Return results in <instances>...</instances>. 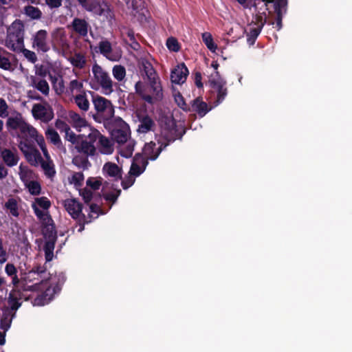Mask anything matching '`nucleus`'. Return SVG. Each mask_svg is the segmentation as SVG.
<instances>
[{
	"mask_svg": "<svg viewBox=\"0 0 352 352\" xmlns=\"http://www.w3.org/2000/svg\"><path fill=\"white\" fill-rule=\"evenodd\" d=\"M25 24L20 19H15L7 28L5 46L16 53H21L23 49L25 37Z\"/></svg>",
	"mask_w": 352,
	"mask_h": 352,
	"instance_id": "f257e3e1",
	"label": "nucleus"
},
{
	"mask_svg": "<svg viewBox=\"0 0 352 352\" xmlns=\"http://www.w3.org/2000/svg\"><path fill=\"white\" fill-rule=\"evenodd\" d=\"M93 78L89 85L91 89L98 90L101 88L105 94H110L113 91V81L109 74L97 63L92 66Z\"/></svg>",
	"mask_w": 352,
	"mask_h": 352,
	"instance_id": "f03ea898",
	"label": "nucleus"
},
{
	"mask_svg": "<svg viewBox=\"0 0 352 352\" xmlns=\"http://www.w3.org/2000/svg\"><path fill=\"white\" fill-rule=\"evenodd\" d=\"M92 97V102L96 111L99 122L109 121L114 116V107L111 100L93 91H89Z\"/></svg>",
	"mask_w": 352,
	"mask_h": 352,
	"instance_id": "7ed1b4c3",
	"label": "nucleus"
},
{
	"mask_svg": "<svg viewBox=\"0 0 352 352\" xmlns=\"http://www.w3.org/2000/svg\"><path fill=\"white\" fill-rule=\"evenodd\" d=\"M33 211L41 222V232L45 240H57L54 221L49 212H44L33 206Z\"/></svg>",
	"mask_w": 352,
	"mask_h": 352,
	"instance_id": "20e7f679",
	"label": "nucleus"
},
{
	"mask_svg": "<svg viewBox=\"0 0 352 352\" xmlns=\"http://www.w3.org/2000/svg\"><path fill=\"white\" fill-rule=\"evenodd\" d=\"M260 3H254V6L256 11L253 21L249 25V30L246 32L247 42L250 45L255 43V41L260 34L263 26L267 24V14L265 11H262V8H258V5Z\"/></svg>",
	"mask_w": 352,
	"mask_h": 352,
	"instance_id": "39448f33",
	"label": "nucleus"
},
{
	"mask_svg": "<svg viewBox=\"0 0 352 352\" xmlns=\"http://www.w3.org/2000/svg\"><path fill=\"white\" fill-rule=\"evenodd\" d=\"M258 2L263 3L264 9L263 11L266 12L268 10L269 3H274V14H276L275 21L268 19L267 17V23L268 25H275V28L278 31L283 28V14L286 13L287 9V0H260Z\"/></svg>",
	"mask_w": 352,
	"mask_h": 352,
	"instance_id": "423d86ee",
	"label": "nucleus"
},
{
	"mask_svg": "<svg viewBox=\"0 0 352 352\" xmlns=\"http://www.w3.org/2000/svg\"><path fill=\"white\" fill-rule=\"evenodd\" d=\"M32 113L36 120H39L45 123L51 121L54 116L52 107L46 101L34 104L32 109Z\"/></svg>",
	"mask_w": 352,
	"mask_h": 352,
	"instance_id": "0eeeda50",
	"label": "nucleus"
},
{
	"mask_svg": "<svg viewBox=\"0 0 352 352\" xmlns=\"http://www.w3.org/2000/svg\"><path fill=\"white\" fill-rule=\"evenodd\" d=\"M48 33L45 30L37 31L32 37V46L38 52L46 53L50 50L47 41Z\"/></svg>",
	"mask_w": 352,
	"mask_h": 352,
	"instance_id": "6e6552de",
	"label": "nucleus"
},
{
	"mask_svg": "<svg viewBox=\"0 0 352 352\" xmlns=\"http://www.w3.org/2000/svg\"><path fill=\"white\" fill-rule=\"evenodd\" d=\"M182 135H179L176 126H166L162 129L161 135L157 140L158 144H166L168 146L170 143L175 142L177 138H182Z\"/></svg>",
	"mask_w": 352,
	"mask_h": 352,
	"instance_id": "1a4fd4ad",
	"label": "nucleus"
},
{
	"mask_svg": "<svg viewBox=\"0 0 352 352\" xmlns=\"http://www.w3.org/2000/svg\"><path fill=\"white\" fill-rule=\"evenodd\" d=\"M215 76L217 78L210 80V85L212 88L217 90V104L221 103L228 94V89L226 87V82L220 77L219 72H215Z\"/></svg>",
	"mask_w": 352,
	"mask_h": 352,
	"instance_id": "9d476101",
	"label": "nucleus"
},
{
	"mask_svg": "<svg viewBox=\"0 0 352 352\" xmlns=\"http://www.w3.org/2000/svg\"><path fill=\"white\" fill-rule=\"evenodd\" d=\"M120 127L115 128L111 131V138L119 144L126 142L130 134L129 126L121 118H119Z\"/></svg>",
	"mask_w": 352,
	"mask_h": 352,
	"instance_id": "9b49d317",
	"label": "nucleus"
},
{
	"mask_svg": "<svg viewBox=\"0 0 352 352\" xmlns=\"http://www.w3.org/2000/svg\"><path fill=\"white\" fill-rule=\"evenodd\" d=\"M98 48V50H96V52H100L109 60L117 61L121 57V54L120 53L113 52L111 43L107 40H102L100 41Z\"/></svg>",
	"mask_w": 352,
	"mask_h": 352,
	"instance_id": "f8f14e48",
	"label": "nucleus"
},
{
	"mask_svg": "<svg viewBox=\"0 0 352 352\" xmlns=\"http://www.w3.org/2000/svg\"><path fill=\"white\" fill-rule=\"evenodd\" d=\"M63 206L74 219L78 220L82 210V204L78 200L67 199L63 201Z\"/></svg>",
	"mask_w": 352,
	"mask_h": 352,
	"instance_id": "ddd939ff",
	"label": "nucleus"
},
{
	"mask_svg": "<svg viewBox=\"0 0 352 352\" xmlns=\"http://www.w3.org/2000/svg\"><path fill=\"white\" fill-rule=\"evenodd\" d=\"M189 109V112L197 113L199 118L204 117L211 110V107L203 100L201 97H197L191 100Z\"/></svg>",
	"mask_w": 352,
	"mask_h": 352,
	"instance_id": "4468645a",
	"label": "nucleus"
},
{
	"mask_svg": "<svg viewBox=\"0 0 352 352\" xmlns=\"http://www.w3.org/2000/svg\"><path fill=\"white\" fill-rule=\"evenodd\" d=\"M0 154L3 162L9 167L16 166L19 161V153L16 148H0Z\"/></svg>",
	"mask_w": 352,
	"mask_h": 352,
	"instance_id": "2eb2a0df",
	"label": "nucleus"
},
{
	"mask_svg": "<svg viewBox=\"0 0 352 352\" xmlns=\"http://www.w3.org/2000/svg\"><path fill=\"white\" fill-rule=\"evenodd\" d=\"M188 73L187 67L182 63L171 71L170 80L174 84H182L186 81Z\"/></svg>",
	"mask_w": 352,
	"mask_h": 352,
	"instance_id": "dca6fc26",
	"label": "nucleus"
},
{
	"mask_svg": "<svg viewBox=\"0 0 352 352\" xmlns=\"http://www.w3.org/2000/svg\"><path fill=\"white\" fill-rule=\"evenodd\" d=\"M159 147L156 148V144L154 142H150L145 144L144 147V154L150 160H155L161 152L166 148V144H159Z\"/></svg>",
	"mask_w": 352,
	"mask_h": 352,
	"instance_id": "f3484780",
	"label": "nucleus"
},
{
	"mask_svg": "<svg viewBox=\"0 0 352 352\" xmlns=\"http://www.w3.org/2000/svg\"><path fill=\"white\" fill-rule=\"evenodd\" d=\"M102 171L105 176L113 177L115 181L122 179V170L115 163H105L103 166Z\"/></svg>",
	"mask_w": 352,
	"mask_h": 352,
	"instance_id": "a211bd4d",
	"label": "nucleus"
},
{
	"mask_svg": "<svg viewBox=\"0 0 352 352\" xmlns=\"http://www.w3.org/2000/svg\"><path fill=\"white\" fill-rule=\"evenodd\" d=\"M16 60L15 55L0 47V68L7 71L14 70L12 61Z\"/></svg>",
	"mask_w": 352,
	"mask_h": 352,
	"instance_id": "6ab92c4d",
	"label": "nucleus"
},
{
	"mask_svg": "<svg viewBox=\"0 0 352 352\" xmlns=\"http://www.w3.org/2000/svg\"><path fill=\"white\" fill-rule=\"evenodd\" d=\"M30 85L41 92L43 96H48L50 94V86L46 80L39 78L37 76H31Z\"/></svg>",
	"mask_w": 352,
	"mask_h": 352,
	"instance_id": "aec40b11",
	"label": "nucleus"
},
{
	"mask_svg": "<svg viewBox=\"0 0 352 352\" xmlns=\"http://www.w3.org/2000/svg\"><path fill=\"white\" fill-rule=\"evenodd\" d=\"M75 149L78 153H82L87 157L94 156L96 153V148L95 145L91 144L90 142H87V140H84L82 136L76 146Z\"/></svg>",
	"mask_w": 352,
	"mask_h": 352,
	"instance_id": "412c9836",
	"label": "nucleus"
},
{
	"mask_svg": "<svg viewBox=\"0 0 352 352\" xmlns=\"http://www.w3.org/2000/svg\"><path fill=\"white\" fill-rule=\"evenodd\" d=\"M84 8L88 12H91L96 15H104L107 17L110 12V10L107 5L102 6L96 0H91L84 7Z\"/></svg>",
	"mask_w": 352,
	"mask_h": 352,
	"instance_id": "4be33fe9",
	"label": "nucleus"
},
{
	"mask_svg": "<svg viewBox=\"0 0 352 352\" xmlns=\"http://www.w3.org/2000/svg\"><path fill=\"white\" fill-rule=\"evenodd\" d=\"M140 124L138 131L142 133H146L151 131H154L155 123L154 120L148 115L139 116Z\"/></svg>",
	"mask_w": 352,
	"mask_h": 352,
	"instance_id": "5701e85b",
	"label": "nucleus"
},
{
	"mask_svg": "<svg viewBox=\"0 0 352 352\" xmlns=\"http://www.w3.org/2000/svg\"><path fill=\"white\" fill-rule=\"evenodd\" d=\"M72 27L80 36L85 37L87 35L89 25L85 19L75 18L72 23Z\"/></svg>",
	"mask_w": 352,
	"mask_h": 352,
	"instance_id": "b1692460",
	"label": "nucleus"
},
{
	"mask_svg": "<svg viewBox=\"0 0 352 352\" xmlns=\"http://www.w3.org/2000/svg\"><path fill=\"white\" fill-rule=\"evenodd\" d=\"M157 80V77L148 80L150 86L148 91L152 94L151 96L153 97V103L154 102V100H160L163 97L162 87Z\"/></svg>",
	"mask_w": 352,
	"mask_h": 352,
	"instance_id": "393cba45",
	"label": "nucleus"
},
{
	"mask_svg": "<svg viewBox=\"0 0 352 352\" xmlns=\"http://www.w3.org/2000/svg\"><path fill=\"white\" fill-rule=\"evenodd\" d=\"M74 101L78 109L82 112H87L89 109L90 103L85 91L74 96Z\"/></svg>",
	"mask_w": 352,
	"mask_h": 352,
	"instance_id": "a878e982",
	"label": "nucleus"
},
{
	"mask_svg": "<svg viewBox=\"0 0 352 352\" xmlns=\"http://www.w3.org/2000/svg\"><path fill=\"white\" fill-rule=\"evenodd\" d=\"M51 287H48L45 292L38 294L33 301V305L34 306H43L45 304L48 303L52 297V294L51 293Z\"/></svg>",
	"mask_w": 352,
	"mask_h": 352,
	"instance_id": "bb28decb",
	"label": "nucleus"
},
{
	"mask_svg": "<svg viewBox=\"0 0 352 352\" xmlns=\"http://www.w3.org/2000/svg\"><path fill=\"white\" fill-rule=\"evenodd\" d=\"M20 299L19 293L16 296L15 292H11L8 298V303L10 307H6L5 309L10 311L11 313H16V310L21 306V302H19Z\"/></svg>",
	"mask_w": 352,
	"mask_h": 352,
	"instance_id": "cd10ccee",
	"label": "nucleus"
},
{
	"mask_svg": "<svg viewBox=\"0 0 352 352\" xmlns=\"http://www.w3.org/2000/svg\"><path fill=\"white\" fill-rule=\"evenodd\" d=\"M15 316L16 313H11L10 311L4 309L0 322V328L4 331H7L10 329L12 319Z\"/></svg>",
	"mask_w": 352,
	"mask_h": 352,
	"instance_id": "c85d7f7f",
	"label": "nucleus"
},
{
	"mask_svg": "<svg viewBox=\"0 0 352 352\" xmlns=\"http://www.w3.org/2000/svg\"><path fill=\"white\" fill-rule=\"evenodd\" d=\"M98 146L100 152L102 154H111L113 151V146L109 140L102 134L98 142Z\"/></svg>",
	"mask_w": 352,
	"mask_h": 352,
	"instance_id": "c756f323",
	"label": "nucleus"
},
{
	"mask_svg": "<svg viewBox=\"0 0 352 352\" xmlns=\"http://www.w3.org/2000/svg\"><path fill=\"white\" fill-rule=\"evenodd\" d=\"M140 64L141 69L144 72L148 80L157 78V73L148 60L142 59Z\"/></svg>",
	"mask_w": 352,
	"mask_h": 352,
	"instance_id": "7c9ffc66",
	"label": "nucleus"
},
{
	"mask_svg": "<svg viewBox=\"0 0 352 352\" xmlns=\"http://www.w3.org/2000/svg\"><path fill=\"white\" fill-rule=\"evenodd\" d=\"M46 161L43 160L40 163V165L42 169L44 171L45 175L48 178H53L56 175V170L54 168V164L53 161L51 160L50 157L49 158H45Z\"/></svg>",
	"mask_w": 352,
	"mask_h": 352,
	"instance_id": "2f4dec72",
	"label": "nucleus"
},
{
	"mask_svg": "<svg viewBox=\"0 0 352 352\" xmlns=\"http://www.w3.org/2000/svg\"><path fill=\"white\" fill-rule=\"evenodd\" d=\"M135 93L139 95L144 101L149 104H153V97L148 94L146 87L140 80L138 81L135 85Z\"/></svg>",
	"mask_w": 352,
	"mask_h": 352,
	"instance_id": "473e14b6",
	"label": "nucleus"
},
{
	"mask_svg": "<svg viewBox=\"0 0 352 352\" xmlns=\"http://www.w3.org/2000/svg\"><path fill=\"white\" fill-rule=\"evenodd\" d=\"M28 162L33 166H38L43 158L41 156V153L37 148L32 149L28 154L25 156Z\"/></svg>",
	"mask_w": 352,
	"mask_h": 352,
	"instance_id": "72a5a7b5",
	"label": "nucleus"
},
{
	"mask_svg": "<svg viewBox=\"0 0 352 352\" xmlns=\"http://www.w3.org/2000/svg\"><path fill=\"white\" fill-rule=\"evenodd\" d=\"M24 14L32 20H39L42 17V12L38 8L28 5L23 8Z\"/></svg>",
	"mask_w": 352,
	"mask_h": 352,
	"instance_id": "f704fd0d",
	"label": "nucleus"
},
{
	"mask_svg": "<svg viewBox=\"0 0 352 352\" xmlns=\"http://www.w3.org/2000/svg\"><path fill=\"white\" fill-rule=\"evenodd\" d=\"M56 240H45L43 250L46 262H50L54 257V250Z\"/></svg>",
	"mask_w": 352,
	"mask_h": 352,
	"instance_id": "c9c22d12",
	"label": "nucleus"
},
{
	"mask_svg": "<svg viewBox=\"0 0 352 352\" xmlns=\"http://www.w3.org/2000/svg\"><path fill=\"white\" fill-rule=\"evenodd\" d=\"M45 136L46 138L54 145L58 147H60V146L62 145L61 139L55 129L52 128L47 129L45 131Z\"/></svg>",
	"mask_w": 352,
	"mask_h": 352,
	"instance_id": "e433bc0d",
	"label": "nucleus"
},
{
	"mask_svg": "<svg viewBox=\"0 0 352 352\" xmlns=\"http://www.w3.org/2000/svg\"><path fill=\"white\" fill-rule=\"evenodd\" d=\"M69 60L74 67L79 69L84 68L86 65L85 57L81 53H76L74 56L70 58Z\"/></svg>",
	"mask_w": 352,
	"mask_h": 352,
	"instance_id": "4c0bfd02",
	"label": "nucleus"
},
{
	"mask_svg": "<svg viewBox=\"0 0 352 352\" xmlns=\"http://www.w3.org/2000/svg\"><path fill=\"white\" fill-rule=\"evenodd\" d=\"M34 205L38 209L41 208L43 210L47 211L51 206V202L47 197H41L35 198L34 201L32 204V209Z\"/></svg>",
	"mask_w": 352,
	"mask_h": 352,
	"instance_id": "58836bf2",
	"label": "nucleus"
},
{
	"mask_svg": "<svg viewBox=\"0 0 352 352\" xmlns=\"http://www.w3.org/2000/svg\"><path fill=\"white\" fill-rule=\"evenodd\" d=\"M69 117L71 120L74 122L76 127L85 126L87 124V121L85 118H82L80 115L75 111H69Z\"/></svg>",
	"mask_w": 352,
	"mask_h": 352,
	"instance_id": "ea45409f",
	"label": "nucleus"
},
{
	"mask_svg": "<svg viewBox=\"0 0 352 352\" xmlns=\"http://www.w3.org/2000/svg\"><path fill=\"white\" fill-rule=\"evenodd\" d=\"M203 42L206 45L208 50L211 52H214L217 49V45L214 43L213 38L210 33L204 32L201 35Z\"/></svg>",
	"mask_w": 352,
	"mask_h": 352,
	"instance_id": "a19ab883",
	"label": "nucleus"
},
{
	"mask_svg": "<svg viewBox=\"0 0 352 352\" xmlns=\"http://www.w3.org/2000/svg\"><path fill=\"white\" fill-rule=\"evenodd\" d=\"M6 208L9 210L10 213L15 217H19V208L18 204L16 199L14 198H10L8 200V201L5 204Z\"/></svg>",
	"mask_w": 352,
	"mask_h": 352,
	"instance_id": "79ce46f5",
	"label": "nucleus"
},
{
	"mask_svg": "<svg viewBox=\"0 0 352 352\" xmlns=\"http://www.w3.org/2000/svg\"><path fill=\"white\" fill-rule=\"evenodd\" d=\"M19 129L21 133L28 134L31 138H34V136L37 134V131L35 128L23 120L20 124V127H19Z\"/></svg>",
	"mask_w": 352,
	"mask_h": 352,
	"instance_id": "37998d69",
	"label": "nucleus"
},
{
	"mask_svg": "<svg viewBox=\"0 0 352 352\" xmlns=\"http://www.w3.org/2000/svg\"><path fill=\"white\" fill-rule=\"evenodd\" d=\"M113 77L118 80V81H122L126 76V69L125 67L122 65H115L113 67Z\"/></svg>",
	"mask_w": 352,
	"mask_h": 352,
	"instance_id": "c03bdc74",
	"label": "nucleus"
},
{
	"mask_svg": "<svg viewBox=\"0 0 352 352\" xmlns=\"http://www.w3.org/2000/svg\"><path fill=\"white\" fill-rule=\"evenodd\" d=\"M30 193L32 195H38L41 192V186L37 181H30L26 184Z\"/></svg>",
	"mask_w": 352,
	"mask_h": 352,
	"instance_id": "a18cd8bd",
	"label": "nucleus"
},
{
	"mask_svg": "<svg viewBox=\"0 0 352 352\" xmlns=\"http://www.w3.org/2000/svg\"><path fill=\"white\" fill-rule=\"evenodd\" d=\"M73 163L78 166L83 168H87V167L90 165V163L88 160V157L85 156H76L73 159Z\"/></svg>",
	"mask_w": 352,
	"mask_h": 352,
	"instance_id": "49530a36",
	"label": "nucleus"
},
{
	"mask_svg": "<svg viewBox=\"0 0 352 352\" xmlns=\"http://www.w3.org/2000/svg\"><path fill=\"white\" fill-rule=\"evenodd\" d=\"M93 218L94 217L91 212L87 216H85L82 212H81L80 217L77 220V222L80 226L78 231L82 232L85 229V225L90 223Z\"/></svg>",
	"mask_w": 352,
	"mask_h": 352,
	"instance_id": "de8ad7c7",
	"label": "nucleus"
},
{
	"mask_svg": "<svg viewBox=\"0 0 352 352\" xmlns=\"http://www.w3.org/2000/svg\"><path fill=\"white\" fill-rule=\"evenodd\" d=\"M175 102L177 103V106L179 108H181L183 111H184L186 112L190 111V109H189L190 104H188L186 102L184 98L180 93H178L175 96Z\"/></svg>",
	"mask_w": 352,
	"mask_h": 352,
	"instance_id": "09e8293b",
	"label": "nucleus"
},
{
	"mask_svg": "<svg viewBox=\"0 0 352 352\" xmlns=\"http://www.w3.org/2000/svg\"><path fill=\"white\" fill-rule=\"evenodd\" d=\"M19 169V174L22 181L25 182L31 177L32 171L28 166H23L22 164H21Z\"/></svg>",
	"mask_w": 352,
	"mask_h": 352,
	"instance_id": "8fccbe9b",
	"label": "nucleus"
},
{
	"mask_svg": "<svg viewBox=\"0 0 352 352\" xmlns=\"http://www.w3.org/2000/svg\"><path fill=\"white\" fill-rule=\"evenodd\" d=\"M102 179L101 177H89L86 182L87 186L94 190H98L102 185Z\"/></svg>",
	"mask_w": 352,
	"mask_h": 352,
	"instance_id": "3c124183",
	"label": "nucleus"
},
{
	"mask_svg": "<svg viewBox=\"0 0 352 352\" xmlns=\"http://www.w3.org/2000/svg\"><path fill=\"white\" fill-rule=\"evenodd\" d=\"M35 138V140L36 141L38 145L40 146L44 156L45 158H49L50 157V154L47 151V147H46V145H45V140H44V138L43 135H38V133L36 134V135L34 136Z\"/></svg>",
	"mask_w": 352,
	"mask_h": 352,
	"instance_id": "603ef678",
	"label": "nucleus"
},
{
	"mask_svg": "<svg viewBox=\"0 0 352 352\" xmlns=\"http://www.w3.org/2000/svg\"><path fill=\"white\" fill-rule=\"evenodd\" d=\"M82 136V135H76L71 129L67 133H65V139L74 144V146L77 145Z\"/></svg>",
	"mask_w": 352,
	"mask_h": 352,
	"instance_id": "864d4df0",
	"label": "nucleus"
},
{
	"mask_svg": "<svg viewBox=\"0 0 352 352\" xmlns=\"http://www.w3.org/2000/svg\"><path fill=\"white\" fill-rule=\"evenodd\" d=\"M148 159L146 157H144L142 154L137 153L135 155L133 162L138 164L139 166L146 169L148 164Z\"/></svg>",
	"mask_w": 352,
	"mask_h": 352,
	"instance_id": "5fc2aeb1",
	"label": "nucleus"
},
{
	"mask_svg": "<svg viewBox=\"0 0 352 352\" xmlns=\"http://www.w3.org/2000/svg\"><path fill=\"white\" fill-rule=\"evenodd\" d=\"M166 46L170 51L177 52L179 50L180 47L177 40L174 37H169L166 41Z\"/></svg>",
	"mask_w": 352,
	"mask_h": 352,
	"instance_id": "6e6d98bb",
	"label": "nucleus"
},
{
	"mask_svg": "<svg viewBox=\"0 0 352 352\" xmlns=\"http://www.w3.org/2000/svg\"><path fill=\"white\" fill-rule=\"evenodd\" d=\"M120 194H121V190L118 189V190H116V192H107V193L104 194L103 196H104V199L106 201L111 202L112 204H115Z\"/></svg>",
	"mask_w": 352,
	"mask_h": 352,
	"instance_id": "4d7b16f0",
	"label": "nucleus"
},
{
	"mask_svg": "<svg viewBox=\"0 0 352 352\" xmlns=\"http://www.w3.org/2000/svg\"><path fill=\"white\" fill-rule=\"evenodd\" d=\"M101 133L96 129L91 130V133L84 140H87V142H90L91 144L95 145L94 144L99 140Z\"/></svg>",
	"mask_w": 352,
	"mask_h": 352,
	"instance_id": "13d9d810",
	"label": "nucleus"
},
{
	"mask_svg": "<svg viewBox=\"0 0 352 352\" xmlns=\"http://www.w3.org/2000/svg\"><path fill=\"white\" fill-rule=\"evenodd\" d=\"M145 170V169H144L143 168H142L141 166H139L138 164H136L135 163H134L133 162H132L131 164V168H130V170L129 172V175H131L134 177H138L140 176L144 171Z\"/></svg>",
	"mask_w": 352,
	"mask_h": 352,
	"instance_id": "bf43d9fd",
	"label": "nucleus"
},
{
	"mask_svg": "<svg viewBox=\"0 0 352 352\" xmlns=\"http://www.w3.org/2000/svg\"><path fill=\"white\" fill-rule=\"evenodd\" d=\"M56 94L60 96L62 95L65 90V83L63 78L59 79V81L57 82L55 85L52 86Z\"/></svg>",
	"mask_w": 352,
	"mask_h": 352,
	"instance_id": "052dcab7",
	"label": "nucleus"
},
{
	"mask_svg": "<svg viewBox=\"0 0 352 352\" xmlns=\"http://www.w3.org/2000/svg\"><path fill=\"white\" fill-rule=\"evenodd\" d=\"M21 52L23 54L24 56L32 63H34L37 61V56L35 52L25 49V46L21 50Z\"/></svg>",
	"mask_w": 352,
	"mask_h": 352,
	"instance_id": "680f3d73",
	"label": "nucleus"
},
{
	"mask_svg": "<svg viewBox=\"0 0 352 352\" xmlns=\"http://www.w3.org/2000/svg\"><path fill=\"white\" fill-rule=\"evenodd\" d=\"M80 195L82 196L85 203L89 204L93 197V192L91 190L87 188H82L80 190Z\"/></svg>",
	"mask_w": 352,
	"mask_h": 352,
	"instance_id": "e2e57ef3",
	"label": "nucleus"
},
{
	"mask_svg": "<svg viewBox=\"0 0 352 352\" xmlns=\"http://www.w3.org/2000/svg\"><path fill=\"white\" fill-rule=\"evenodd\" d=\"M19 148L21 150V151L23 153L24 156H25L27 154H28L30 151H32V149L35 148L34 146H32L30 144H28L26 142L21 141L19 144Z\"/></svg>",
	"mask_w": 352,
	"mask_h": 352,
	"instance_id": "0e129e2a",
	"label": "nucleus"
},
{
	"mask_svg": "<svg viewBox=\"0 0 352 352\" xmlns=\"http://www.w3.org/2000/svg\"><path fill=\"white\" fill-rule=\"evenodd\" d=\"M133 177L134 176L129 175V176L126 177L124 179H122L121 185L124 190H126L133 185L135 181V179Z\"/></svg>",
	"mask_w": 352,
	"mask_h": 352,
	"instance_id": "69168bd1",
	"label": "nucleus"
},
{
	"mask_svg": "<svg viewBox=\"0 0 352 352\" xmlns=\"http://www.w3.org/2000/svg\"><path fill=\"white\" fill-rule=\"evenodd\" d=\"M21 120L17 118H9L7 120V126L8 127L12 129H19L20 127V124L21 122Z\"/></svg>",
	"mask_w": 352,
	"mask_h": 352,
	"instance_id": "338daca9",
	"label": "nucleus"
},
{
	"mask_svg": "<svg viewBox=\"0 0 352 352\" xmlns=\"http://www.w3.org/2000/svg\"><path fill=\"white\" fill-rule=\"evenodd\" d=\"M55 126L60 131L65 133H67L70 129V126L64 120L60 119L56 120L55 122Z\"/></svg>",
	"mask_w": 352,
	"mask_h": 352,
	"instance_id": "774afa93",
	"label": "nucleus"
}]
</instances>
